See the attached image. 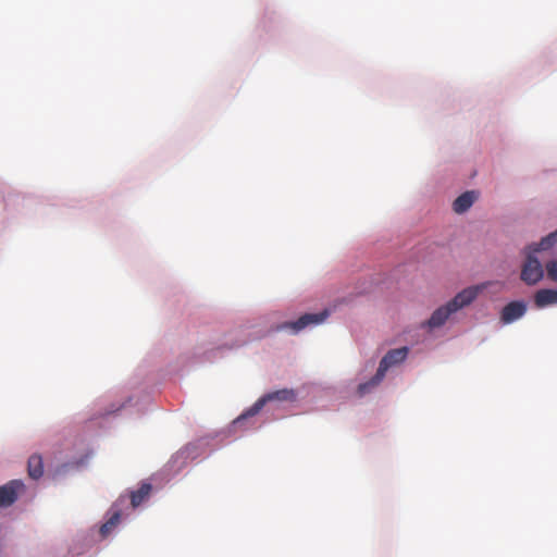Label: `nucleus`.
Wrapping results in <instances>:
<instances>
[{
  "instance_id": "f257e3e1",
  "label": "nucleus",
  "mask_w": 557,
  "mask_h": 557,
  "mask_svg": "<svg viewBox=\"0 0 557 557\" xmlns=\"http://www.w3.org/2000/svg\"><path fill=\"white\" fill-rule=\"evenodd\" d=\"M408 355V348L401 347L389 350L380 361L375 375L368 382L361 383L358 386L357 393L360 397L370 393L384 379L386 371L400 362H403Z\"/></svg>"
},
{
  "instance_id": "f03ea898",
  "label": "nucleus",
  "mask_w": 557,
  "mask_h": 557,
  "mask_svg": "<svg viewBox=\"0 0 557 557\" xmlns=\"http://www.w3.org/2000/svg\"><path fill=\"white\" fill-rule=\"evenodd\" d=\"M539 244H534L528 247L527 258L521 269V280L528 285H535L539 283L544 276V269L535 256L540 251H544Z\"/></svg>"
},
{
  "instance_id": "7ed1b4c3",
  "label": "nucleus",
  "mask_w": 557,
  "mask_h": 557,
  "mask_svg": "<svg viewBox=\"0 0 557 557\" xmlns=\"http://www.w3.org/2000/svg\"><path fill=\"white\" fill-rule=\"evenodd\" d=\"M295 401L296 400V394L294 389L289 388H283L278 391H274L271 393H268L260 397L249 409H247L243 414H240L236 420L235 423H240L245 419L249 417H253L257 413L261 411V409L268 404L269 401Z\"/></svg>"
},
{
  "instance_id": "20e7f679",
  "label": "nucleus",
  "mask_w": 557,
  "mask_h": 557,
  "mask_svg": "<svg viewBox=\"0 0 557 557\" xmlns=\"http://www.w3.org/2000/svg\"><path fill=\"white\" fill-rule=\"evenodd\" d=\"M490 283H482L479 285L469 286L459 292L447 304L454 312L469 306L476 299L480 293L487 288Z\"/></svg>"
},
{
  "instance_id": "39448f33",
  "label": "nucleus",
  "mask_w": 557,
  "mask_h": 557,
  "mask_svg": "<svg viewBox=\"0 0 557 557\" xmlns=\"http://www.w3.org/2000/svg\"><path fill=\"white\" fill-rule=\"evenodd\" d=\"M327 317V312H321V313H306L301 315L298 320L294 322H287L280 326H277V330H290L294 334L300 332L305 327L311 324H319Z\"/></svg>"
},
{
  "instance_id": "423d86ee",
  "label": "nucleus",
  "mask_w": 557,
  "mask_h": 557,
  "mask_svg": "<svg viewBox=\"0 0 557 557\" xmlns=\"http://www.w3.org/2000/svg\"><path fill=\"white\" fill-rule=\"evenodd\" d=\"M23 488L24 484L20 480H12L0 486V508L14 504Z\"/></svg>"
},
{
  "instance_id": "0eeeda50",
  "label": "nucleus",
  "mask_w": 557,
  "mask_h": 557,
  "mask_svg": "<svg viewBox=\"0 0 557 557\" xmlns=\"http://www.w3.org/2000/svg\"><path fill=\"white\" fill-rule=\"evenodd\" d=\"M527 312V305L521 300H515L507 304L502 312L500 320L504 324H509L522 318Z\"/></svg>"
},
{
  "instance_id": "6e6552de",
  "label": "nucleus",
  "mask_w": 557,
  "mask_h": 557,
  "mask_svg": "<svg viewBox=\"0 0 557 557\" xmlns=\"http://www.w3.org/2000/svg\"><path fill=\"white\" fill-rule=\"evenodd\" d=\"M455 313L448 304L437 308L428 320L426 324L429 327H440L442 326L450 314Z\"/></svg>"
},
{
  "instance_id": "1a4fd4ad",
  "label": "nucleus",
  "mask_w": 557,
  "mask_h": 557,
  "mask_svg": "<svg viewBox=\"0 0 557 557\" xmlns=\"http://www.w3.org/2000/svg\"><path fill=\"white\" fill-rule=\"evenodd\" d=\"M534 304L537 308H545L557 304V290L550 288L537 290L534 295Z\"/></svg>"
},
{
  "instance_id": "9d476101",
  "label": "nucleus",
  "mask_w": 557,
  "mask_h": 557,
  "mask_svg": "<svg viewBox=\"0 0 557 557\" xmlns=\"http://www.w3.org/2000/svg\"><path fill=\"white\" fill-rule=\"evenodd\" d=\"M475 199L476 194L474 191H466L455 199L453 209L456 213H463L473 205Z\"/></svg>"
},
{
  "instance_id": "9b49d317",
  "label": "nucleus",
  "mask_w": 557,
  "mask_h": 557,
  "mask_svg": "<svg viewBox=\"0 0 557 557\" xmlns=\"http://www.w3.org/2000/svg\"><path fill=\"white\" fill-rule=\"evenodd\" d=\"M152 486L150 483H141L140 487L131 492L129 498L133 508L138 507L151 493Z\"/></svg>"
},
{
  "instance_id": "f8f14e48",
  "label": "nucleus",
  "mask_w": 557,
  "mask_h": 557,
  "mask_svg": "<svg viewBox=\"0 0 557 557\" xmlns=\"http://www.w3.org/2000/svg\"><path fill=\"white\" fill-rule=\"evenodd\" d=\"M28 475L32 479H39L44 473L42 458L39 455H33L27 463Z\"/></svg>"
},
{
  "instance_id": "ddd939ff",
  "label": "nucleus",
  "mask_w": 557,
  "mask_h": 557,
  "mask_svg": "<svg viewBox=\"0 0 557 557\" xmlns=\"http://www.w3.org/2000/svg\"><path fill=\"white\" fill-rule=\"evenodd\" d=\"M121 520V511L114 510L111 517L101 525L100 534L106 537L111 531L120 523Z\"/></svg>"
},
{
  "instance_id": "4468645a",
  "label": "nucleus",
  "mask_w": 557,
  "mask_h": 557,
  "mask_svg": "<svg viewBox=\"0 0 557 557\" xmlns=\"http://www.w3.org/2000/svg\"><path fill=\"white\" fill-rule=\"evenodd\" d=\"M545 270L547 277L553 282H557V260L546 262Z\"/></svg>"
},
{
  "instance_id": "2eb2a0df",
  "label": "nucleus",
  "mask_w": 557,
  "mask_h": 557,
  "mask_svg": "<svg viewBox=\"0 0 557 557\" xmlns=\"http://www.w3.org/2000/svg\"><path fill=\"white\" fill-rule=\"evenodd\" d=\"M557 242V230L550 234H548L546 237L542 238L540 242V246H542L543 249H549L553 247Z\"/></svg>"
}]
</instances>
